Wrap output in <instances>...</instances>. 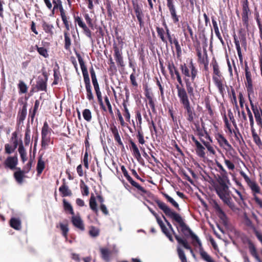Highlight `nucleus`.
<instances>
[{"label":"nucleus","mask_w":262,"mask_h":262,"mask_svg":"<svg viewBox=\"0 0 262 262\" xmlns=\"http://www.w3.org/2000/svg\"><path fill=\"white\" fill-rule=\"evenodd\" d=\"M155 202L159 208L163 211L166 216L171 219L178 224L177 225L173 223L179 232H181L186 238L190 236L192 240V244L194 246H196L195 242L198 244L199 253L203 260L206 262H215L211 256L204 250L199 237L186 225L182 216L179 213L172 211L165 203L159 200H156Z\"/></svg>","instance_id":"obj_1"},{"label":"nucleus","mask_w":262,"mask_h":262,"mask_svg":"<svg viewBox=\"0 0 262 262\" xmlns=\"http://www.w3.org/2000/svg\"><path fill=\"white\" fill-rule=\"evenodd\" d=\"M180 69L182 75L184 76V80L186 84L187 95L193 96V87L196 88L197 84L195 81L198 76V70L192 59L187 64L185 63L181 64Z\"/></svg>","instance_id":"obj_2"},{"label":"nucleus","mask_w":262,"mask_h":262,"mask_svg":"<svg viewBox=\"0 0 262 262\" xmlns=\"http://www.w3.org/2000/svg\"><path fill=\"white\" fill-rule=\"evenodd\" d=\"M228 183H229V180L217 179V183L214 185V189L216 194L224 203L232 210H235L236 206L232 200Z\"/></svg>","instance_id":"obj_3"},{"label":"nucleus","mask_w":262,"mask_h":262,"mask_svg":"<svg viewBox=\"0 0 262 262\" xmlns=\"http://www.w3.org/2000/svg\"><path fill=\"white\" fill-rule=\"evenodd\" d=\"M177 90V94L180 103L185 110L186 119L189 122H193L195 116V113L193 108L191 106L189 97L186 93L185 89L182 86L176 85Z\"/></svg>","instance_id":"obj_4"},{"label":"nucleus","mask_w":262,"mask_h":262,"mask_svg":"<svg viewBox=\"0 0 262 262\" xmlns=\"http://www.w3.org/2000/svg\"><path fill=\"white\" fill-rule=\"evenodd\" d=\"M188 137L191 139L194 143V147L196 155L201 158H205L206 157L205 147L207 149L210 154L214 155L216 153L213 147L211 145L210 143L206 141L202 138L200 141L202 143L199 141L193 135H189Z\"/></svg>","instance_id":"obj_5"},{"label":"nucleus","mask_w":262,"mask_h":262,"mask_svg":"<svg viewBox=\"0 0 262 262\" xmlns=\"http://www.w3.org/2000/svg\"><path fill=\"white\" fill-rule=\"evenodd\" d=\"M76 55L78 59L82 71L83 77V80L85 86L87 99L90 101H93L94 100V96L92 93V87L91 85L90 79L89 77V73L87 70V68L85 65L84 62L80 54L78 52H76Z\"/></svg>","instance_id":"obj_6"},{"label":"nucleus","mask_w":262,"mask_h":262,"mask_svg":"<svg viewBox=\"0 0 262 262\" xmlns=\"http://www.w3.org/2000/svg\"><path fill=\"white\" fill-rule=\"evenodd\" d=\"M115 33L118 43H117L116 42L113 43V48L114 50V57L117 66L118 67L124 68L125 67V63L123 60L122 53L124 42L121 36L118 35V32L116 31Z\"/></svg>","instance_id":"obj_7"},{"label":"nucleus","mask_w":262,"mask_h":262,"mask_svg":"<svg viewBox=\"0 0 262 262\" xmlns=\"http://www.w3.org/2000/svg\"><path fill=\"white\" fill-rule=\"evenodd\" d=\"M214 137L220 146L225 149L230 155H232V153L235 152L234 148L222 133L219 132L215 133L214 134Z\"/></svg>","instance_id":"obj_8"},{"label":"nucleus","mask_w":262,"mask_h":262,"mask_svg":"<svg viewBox=\"0 0 262 262\" xmlns=\"http://www.w3.org/2000/svg\"><path fill=\"white\" fill-rule=\"evenodd\" d=\"M52 129L47 121L43 123V126L41 128V146L42 148H46L49 144L51 141V134Z\"/></svg>","instance_id":"obj_9"},{"label":"nucleus","mask_w":262,"mask_h":262,"mask_svg":"<svg viewBox=\"0 0 262 262\" xmlns=\"http://www.w3.org/2000/svg\"><path fill=\"white\" fill-rule=\"evenodd\" d=\"M245 86L248 93V96L253 95L254 94L253 80L252 78V73L248 66L247 62L245 64Z\"/></svg>","instance_id":"obj_10"},{"label":"nucleus","mask_w":262,"mask_h":262,"mask_svg":"<svg viewBox=\"0 0 262 262\" xmlns=\"http://www.w3.org/2000/svg\"><path fill=\"white\" fill-rule=\"evenodd\" d=\"M163 217L165 222L166 223V224L168 227L169 230L172 232V234L174 235L178 243L179 244L182 245L185 249L190 250V252L193 254V256H194L193 250L192 249L191 246L188 244L186 239L183 238L181 237L179 235H178L174 231L173 228L172 227L171 224L169 223V222L165 218V217L164 215H163Z\"/></svg>","instance_id":"obj_11"},{"label":"nucleus","mask_w":262,"mask_h":262,"mask_svg":"<svg viewBox=\"0 0 262 262\" xmlns=\"http://www.w3.org/2000/svg\"><path fill=\"white\" fill-rule=\"evenodd\" d=\"M132 3L133 10L139 23V26L142 28L144 26V14L142 10V6L141 5L139 4L136 0H132Z\"/></svg>","instance_id":"obj_12"},{"label":"nucleus","mask_w":262,"mask_h":262,"mask_svg":"<svg viewBox=\"0 0 262 262\" xmlns=\"http://www.w3.org/2000/svg\"><path fill=\"white\" fill-rule=\"evenodd\" d=\"M242 8V18L243 25L248 28L249 25V16L251 14V11L249 7L248 1L241 2Z\"/></svg>","instance_id":"obj_13"},{"label":"nucleus","mask_w":262,"mask_h":262,"mask_svg":"<svg viewBox=\"0 0 262 262\" xmlns=\"http://www.w3.org/2000/svg\"><path fill=\"white\" fill-rule=\"evenodd\" d=\"M249 100L250 101L251 110L254 115L255 121L257 125L262 128V109L260 107L254 105L250 96H248Z\"/></svg>","instance_id":"obj_14"},{"label":"nucleus","mask_w":262,"mask_h":262,"mask_svg":"<svg viewBox=\"0 0 262 262\" xmlns=\"http://www.w3.org/2000/svg\"><path fill=\"white\" fill-rule=\"evenodd\" d=\"M248 186L252 190L253 195L254 196V200L258 205L262 207V201L256 195L257 193H259L260 192V188L258 184L255 181L251 180L250 182L247 183Z\"/></svg>","instance_id":"obj_15"},{"label":"nucleus","mask_w":262,"mask_h":262,"mask_svg":"<svg viewBox=\"0 0 262 262\" xmlns=\"http://www.w3.org/2000/svg\"><path fill=\"white\" fill-rule=\"evenodd\" d=\"M166 2L167 7L170 13L172 21L174 24H177L179 21L180 16L177 14L174 0H166Z\"/></svg>","instance_id":"obj_16"},{"label":"nucleus","mask_w":262,"mask_h":262,"mask_svg":"<svg viewBox=\"0 0 262 262\" xmlns=\"http://www.w3.org/2000/svg\"><path fill=\"white\" fill-rule=\"evenodd\" d=\"M213 81L219 90L220 94L224 97L225 94V90L224 86L226 85V81L223 77H212Z\"/></svg>","instance_id":"obj_17"},{"label":"nucleus","mask_w":262,"mask_h":262,"mask_svg":"<svg viewBox=\"0 0 262 262\" xmlns=\"http://www.w3.org/2000/svg\"><path fill=\"white\" fill-rule=\"evenodd\" d=\"M27 114V103L25 102L23 107L20 109L18 112L16 123L18 126L23 124L24 120L26 118Z\"/></svg>","instance_id":"obj_18"},{"label":"nucleus","mask_w":262,"mask_h":262,"mask_svg":"<svg viewBox=\"0 0 262 262\" xmlns=\"http://www.w3.org/2000/svg\"><path fill=\"white\" fill-rule=\"evenodd\" d=\"M128 142L130 144L129 148L132 152L133 155L137 160V161L140 162V160H142V159L137 145L132 139H130L128 140Z\"/></svg>","instance_id":"obj_19"},{"label":"nucleus","mask_w":262,"mask_h":262,"mask_svg":"<svg viewBox=\"0 0 262 262\" xmlns=\"http://www.w3.org/2000/svg\"><path fill=\"white\" fill-rule=\"evenodd\" d=\"M196 54L198 57V62L203 64L205 67H207L208 64V55L207 50L204 49V55H203L200 49H196Z\"/></svg>","instance_id":"obj_20"},{"label":"nucleus","mask_w":262,"mask_h":262,"mask_svg":"<svg viewBox=\"0 0 262 262\" xmlns=\"http://www.w3.org/2000/svg\"><path fill=\"white\" fill-rule=\"evenodd\" d=\"M18 163L17 155L14 157H8L4 162L6 167L9 168L10 169H14L16 168V166Z\"/></svg>","instance_id":"obj_21"},{"label":"nucleus","mask_w":262,"mask_h":262,"mask_svg":"<svg viewBox=\"0 0 262 262\" xmlns=\"http://www.w3.org/2000/svg\"><path fill=\"white\" fill-rule=\"evenodd\" d=\"M71 222L73 225L81 231H84L85 229L83 222L79 215H73L71 218Z\"/></svg>","instance_id":"obj_22"},{"label":"nucleus","mask_w":262,"mask_h":262,"mask_svg":"<svg viewBox=\"0 0 262 262\" xmlns=\"http://www.w3.org/2000/svg\"><path fill=\"white\" fill-rule=\"evenodd\" d=\"M43 75L45 78H38V80L36 82V88L38 91H47V82L48 80V77L46 73H43Z\"/></svg>","instance_id":"obj_23"},{"label":"nucleus","mask_w":262,"mask_h":262,"mask_svg":"<svg viewBox=\"0 0 262 262\" xmlns=\"http://www.w3.org/2000/svg\"><path fill=\"white\" fill-rule=\"evenodd\" d=\"M16 171L14 172L13 176L15 181L18 184H22L24 179L26 177L25 174L27 173L25 170H21L20 168L16 167Z\"/></svg>","instance_id":"obj_24"},{"label":"nucleus","mask_w":262,"mask_h":262,"mask_svg":"<svg viewBox=\"0 0 262 262\" xmlns=\"http://www.w3.org/2000/svg\"><path fill=\"white\" fill-rule=\"evenodd\" d=\"M210 66L212 67L213 70V75L212 77H223L222 76V73L220 70V67L217 62L215 58H213L211 62L210 63Z\"/></svg>","instance_id":"obj_25"},{"label":"nucleus","mask_w":262,"mask_h":262,"mask_svg":"<svg viewBox=\"0 0 262 262\" xmlns=\"http://www.w3.org/2000/svg\"><path fill=\"white\" fill-rule=\"evenodd\" d=\"M41 26L45 32L49 34L51 37L54 35V27L52 24H50L45 20H42L41 22Z\"/></svg>","instance_id":"obj_26"},{"label":"nucleus","mask_w":262,"mask_h":262,"mask_svg":"<svg viewBox=\"0 0 262 262\" xmlns=\"http://www.w3.org/2000/svg\"><path fill=\"white\" fill-rule=\"evenodd\" d=\"M216 165L219 168L218 171L220 173V175L218 176L217 179H221L222 180H229L228 173L223 165L217 161H216Z\"/></svg>","instance_id":"obj_27"},{"label":"nucleus","mask_w":262,"mask_h":262,"mask_svg":"<svg viewBox=\"0 0 262 262\" xmlns=\"http://www.w3.org/2000/svg\"><path fill=\"white\" fill-rule=\"evenodd\" d=\"M214 207L219 217L222 221L224 224H226L227 223V216L226 213L217 203L215 204Z\"/></svg>","instance_id":"obj_28"},{"label":"nucleus","mask_w":262,"mask_h":262,"mask_svg":"<svg viewBox=\"0 0 262 262\" xmlns=\"http://www.w3.org/2000/svg\"><path fill=\"white\" fill-rule=\"evenodd\" d=\"M110 130L114 136V140L117 143L122 142L120 133L117 127L114 124L111 125Z\"/></svg>","instance_id":"obj_29"},{"label":"nucleus","mask_w":262,"mask_h":262,"mask_svg":"<svg viewBox=\"0 0 262 262\" xmlns=\"http://www.w3.org/2000/svg\"><path fill=\"white\" fill-rule=\"evenodd\" d=\"M125 177L127 180V181L130 183V184L136 188L138 191L141 192H143V193H147V190L144 189L143 187L141 186L138 183L135 182L132 177L128 174L125 176Z\"/></svg>","instance_id":"obj_30"},{"label":"nucleus","mask_w":262,"mask_h":262,"mask_svg":"<svg viewBox=\"0 0 262 262\" xmlns=\"http://www.w3.org/2000/svg\"><path fill=\"white\" fill-rule=\"evenodd\" d=\"M248 248L251 255L254 257L257 261L261 262V260L257 253L255 246L250 241L248 242Z\"/></svg>","instance_id":"obj_31"},{"label":"nucleus","mask_w":262,"mask_h":262,"mask_svg":"<svg viewBox=\"0 0 262 262\" xmlns=\"http://www.w3.org/2000/svg\"><path fill=\"white\" fill-rule=\"evenodd\" d=\"M53 4V7L51 9L52 13L53 14L55 13L56 10L59 9L60 11V14L65 12V11L62 5V2L61 0H52Z\"/></svg>","instance_id":"obj_32"},{"label":"nucleus","mask_w":262,"mask_h":262,"mask_svg":"<svg viewBox=\"0 0 262 262\" xmlns=\"http://www.w3.org/2000/svg\"><path fill=\"white\" fill-rule=\"evenodd\" d=\"M156 31L157 32L158 36L161 40L166 45H167V40L166 38V30L159 27H156Z\"/></svg>","instance_id":"obj_33"},{"label":"nucleus","mask_w":262,"mask_h":262,"mask_svg":"<svg viewBox=\"0 0 262 262\" xmlns=\"http://www.w3.org/2000/svg\"><path fill=\"white\" fill-rule=\"evenodd\" d=\"M59 191L61 194L62 197L71 196L72 194V191L69 188V187L64 182L59 187Z\"/></svg>","instance_id":"obj_34"},{"label":"nucleus","mask_w":262,"mask_h":262,"mask_svg":"<svg viewBox=\"0 0 262 262\" xmlns=\"http://www.w3.org/2000/svg\"><path fill=\"white\" fill-rule=\"evenodd\" d=\"M64 35V48L67 51H70L71 49V46L72 45L71 39L70 38V34L69 32H67V31L63 32Z\"/></svg>","instance_id":"obj_35"},{"label":"nucleus","mask_w":262,"mask_h":262,"mask_svg":"<svg viewBox=\"0 0 262 262\" xmlns=\"http://www.w3.org/2000/svg\"><path fill=\"white\" fill-rule=\"evenodd\" d=\"M89 205L91 209L95 213L97 214L98 212V209L97 208V204L96 203V197L95 196L93 193L91 194L90 200H89Z\"/></svg>","instance_id":"obj_36"},{"label":"nucleus","mask_w":262,"mask_h":262,"mask_svg":"<svg viewBox=\"0 0 262 262\" xmlns=\"http://www.w3.org/2000/svg\"><path fill=\"white\" fill-rule=\"evenodd\" d=\"M45 168V163L42 159V156H40L38 158L36 166L37 175L38 176H39L41 174Z\"/></svg>","instance_id":"obj_37"},{"label":"nucleus","mask_w":262,"mask_h":262,"mask_svg":"<svg viewBox=\"0 0 262 262\" xmlns=\"http://www.w3.org/2000/svg\"><path fill=\"white\" fill-rule=\"evenodd\" d=\"M163 26L165 28V30H166V38L167 41H168L169 43L171 46L173 45V41L174 39H177V38L175 37L174 34H171V32L170 31L169 29L167 27L165 22L163 23Z\"/></svg>","instance_id":"obj_38"},{"label":"nucleus","mask_w":262,"mask_h":262,"mask_svg":"<svg viewBox=\"0 0 262 262\" xmlns=\"http://www.w3.org/2000/svg\"><path fill=\"white\" fill-rule=\"evenodd\" d=\"M251 133L254 142L259 147H261L262 146V141L253 127H251Z\"/></svg>","instance_id":"obj_39"},{"label":"nucleus","mask_w":262,"mask_h":262,"mask_svg":"<svg viewBox=\"0 0 262 262\" xmlns=\"http://www.w3.org/2000/svg\"><path fill=\"white\" fill-rule=\"evenodd\" d=\"M10 225L13 229L18 230L21 228V222L18 219L11 218L10 220Z\"/></svg>","instance_id":"obj_40"},{"label":"nucleus","mask_w":262,"mask_h":262,"mask_svg":"<svg viewBox=\"0 0 262 262\" xmlns=\"http://www.w3.org/2000/svg\"><path fill=\"white\" fill-rule=\"evenodd\" d=\"M60 16L66 28V30L64 31H67V32H69L70 28H72L71 23L68 20V18L66 16L65 12L60 14Z\"/></svg>","instance_id":"obj_41"},{"label":"nucleus","mask_w":262,"mask_h":262,"mask_svg":"<svg viewBox=\"0 0 262 262\" xmlns=\"http://www.w3.org/2000/svg\"><path fill=\"white\" fill-rule=\"evenodd\" d=\"M99 104L100 105V108L104 111H106V108L103 104L102 100V96L101 94V92L100 91V89L95 91Z\"/></svg>","instance_id":"obj_42"},{"label":"nucleus","mask_w":262,"mask_h":262,"mask_svg":"<svg viewBox=\"0 0 262 262\" xmlns=\"http://www.w3.org/2000/svg\"><path fill=\"white\" fill-rule=\"evenodd\" d=\"M234 42L235 43L237 54L239 57V60L241 61L243 60V57L242 54L241 48L240 47L239 41L236 36V34H234L233 35Z\"/></svg>","instance_id":"obj_43"},{"label":"nucleus","mask_w":262,"mask_h":262,"mask_svg":"<svg viewBox=\"0 0 262 262\" xmlns=\"http://www.w3.org/2000/svg\"><path fill=\"white\" fill-rule=\"evenodd\" d=\"M100 252L102 258L106 261L110 260L111 251L107 248H101Z\"/></svg>","instance_id":"obj_44"},{"label":"nucleus","mask_w":262,"mask_h":262,"mask_svg":"<svg viewBox=\"0 0 262 262\" xmlns=\"http://www.w3.org/2000/svg\"><path fill=\"white\" fill-rule=\"evenodd\" d=\"M59 226L60 230L62 231V235L66 238H67L68 237V233L69 232V228H68V223L66 224H63L62 223H60L59 224V225H57L56 227L58 228Z\"/></svg>","instance_id":"obj_45"},{"label":"nucleus","mask_w":262,"mask_h":262,"mask_svg":"<svg viewBox=\"0 0 262 262\" xmlns=\"http://www.w3.org/2000/svg\"><path fill=\"white\" fill-rule=\"evenodd\" d=\"M18 152L22 161L23 162H25L27 160V152L22 143L19 145Z\"/></svg>","instance_id":"obj_46"},{"label":"nucleus","mask_w":262,"mask_h":262,"mask_svg":"<svg viewBox=\"0 0 262 262\" xmlns=\"http://www.w3.org/2000/svg\"><path fill=\"white\" fill-rule=\"evenodd\" d=\"M18 88L19 94H25L27 92L28 86L26 83L22 80H19L18 84Z\"/></svg>","instance_id":"obj_47"},{"label":"nucleus","mask_w":262,"mask_h":262,"mask_svg":"<svg viewBox=\"0 0 262 262\" xmlns=\"http://www.w3.org/2000/svg\"><path fill=\"white\" fill-rule=\"evenodd\" d=\"M122 105L123 106V111L124 114L123 115L126 119V121L129 123L130 122V115L129 112V110L127 108V106L126 103L125 102H123L122 103Z\"/></svg>","instance_id":"obj_48"},{"label":"nucleus","mask_w":262,"mask_h":262,"mask_svg":"<svg viewBox=\"0 0 262 262\" xmlns=\"http://www.w3.org/2000/svg\"><path fill=\"white\" fill-rule=\"evenodd\" d=\"M63 204L64 210L66 211H69V213L73 216L74 215V212L72 205L65 199H63Z\"/></svg>","instance_id":"obj_49"},{"label":"nucleus","mask_w":262,"mask_h":262,"mask_svg":"<svg viewBox=\"0 0 262 262\" xmlns=\"http://www.w3.org/2000/svg\"><path fill=\"white\" fill-rule=\"evenodd\" d=\"M82 116L85 121L88 122L91 121L92 118V112L89 109H84L82 112Z\"/></svg>","instance_id":"obj_50"},{"label":"nucleus","mask_w":262,"mask_h":262,"mask_svg":"<svg viewBox=\"0 0 262 262\" xmlns=\"http://www.w3.org/2000/svg\"><path fill=\"white\" fill-rule=\"evenodd\" d=\"M211 20H212L213 28L214 29V32H215V34L216 37L219 36V35H221V34L220 32L217 22L216 19L214 16L211 17Z\"/></svg>","instance_id":"obj_51"},{"label":"nucleus","mask_w":262,"mask_h":262,"mask_svg":"<svg viewBox=\"0 0 262 262\" xmlns=\"http://www.w3.org/2000/svg\"><path fill=\"white\" fill-rule=\"evenodd\" d=\"M177 252L179 256V258L180 259L181 262H187V260L186 257V255L184 253V251L180 248V247H177Z\"/></svg>","instance_id":"obj_52"},{"label":"nucleus","mask_w":262,"mask_h":262,"mask_svg":"<svg viewBox=\"0 0 262 262\" xmlns=\"http://www.w3.org/2000/svg\"><path fill=\"white\" fill-rule=\"evenodd\" d=\"M80 186L81 189L82 194L83 195L88 196L89 194V188L88 186L85 184L83 181H81Z\"/></svg>","instance_id":"obj_53"},{"label":"nucleus","mask_w":262,"mask_h":262,"mask_svg":"<svg viewBox=\"0 0 262 262\" xmlns=\"http://www.w3.org/2000/svg\"><path fill=\"white\" fill-rule=\"evenodd\" d=\"M173 44L174 45L176 48L177 56L178 58H179L182 55V50L178 39L173 40Z\"/></svg>","instance_id":"obj_54"},{"label":"nucleus","mask_w":262,"mask_h":262,"mask_svg":"<svg viewBox=\"0 0 262 262\" xmlns=\"http://www.w3.org/2000/svg\"><path fill=\"white\" fill-rule=\"evenodd\" d=\"M163 195L178 210L180 209L179 204L172 198L165 193H163Z\"/></svg>","instance_id":"obj_55"},{"label":"nucleus","mask_w":262,"mask_h":262,"mask_svg":"<svg viewBox=\"0 0 262 262\" xmlns=\"http://www.w3.org/2000/svg\"><path fill=\"white\" fill-rule=\"evenodd\" d=\"M36 50L38 53L45 58H47L49 56L47 50L44 47H39L37 45L35 46Z\"/></svg>","instance_id":"obj_56"},{"label":"nucleus","mask_w":262,"mask_h":262,"mask_svg":"<svg viewBox=\"0 0 262 262\" xmlns=\"http://www.w3.org/2000/svg\"><path fill=\"white\" fill-rule=\"evenodd\" d=\"M234 127H235V130H232V133H233L234 137L236 141L241 143V139L243 140L242 135L241 134L237 125Z\"/></svg>","instance_id":"obj_57"},{"label":"nucleus","mask_w":262,"mask_h":262,"mask_svg":"<svg viewBox=\"0 0 262 262\" xmlns=\"http://www.w3.org/2000/svg\"><path fill=\"white\" fill-rule=\"evenodd\" d=\"M198 32L199 34L201 35L205 40H206L207 38L205 36V28L203 27L202 25L201 24L200 19L198 20Z\"/></svg>","instance_id":"obj_58"},{"label":"nucleus","mask_w":262,"mask_h":262,"mask_svg":"<svg viewBox=\"0 0 262 262\" xmlns=\"http://www.w3.org/2000/svg\"><path fill=\"white\" fill-rule=\"evenodd\" d=\"M24 141L26 145H28L30 142V129L29 125L27 126L26 129Z\"/></svg>","instance_id":"obj_59"},{"label":"nucleus","mask_w":262,"mask_h":262,"mask_svg":"<svg viewBox=\"0 0 262 262\" xmlns=\"http://www.w3.org/2000/svg\"><path fill=\"white\" fill-rule=\"evenodd\" d=\"M137 138L138 140V142L140 144H144L145 142V141L144 138V134L143 133L140 128V129H138V134L137 135Z\"/></svg>","instance_id":"obj_60"},{"label":"nucleus","mask_w":262,"mask_h":262,"mask_svg":"<svg viewBox=\"0 0 262 262\" xmlns=\"http://www.w3.org/2000/svg\"><path fill=\"white\" fill-rule=\"evenodd\" d=\"M194 124L195 127V130L197 133V135L200 137V139L202 138V137L204 136V134L202 128H201L199 122H194Z\"/></svg>","instance_id":"obj_61"},{"label":"nucleus","mask_w":262,"mask_h":262,"mask_svg":"<svg viewBox=\"0 0 262 262\" xmlns=\"http://www.w3.org/2000/svg\"><path fill=\"white\" fill-rule=\"evenodd\" d=\"M99 230L94 226H91L89 230V234L93 237L98 236L99 235Z\"/></svg>","instance_id":"obj_62"},{"label":"nucleus","mask_w":262,"mask_h":262,"mask_svg":"<svg viewBox=\"0 0 262 262\" xmlns=\"http://www.w3.org/2000/svg\"><path fill=\"white\" fill-rule=\"evenodd\" d=\"M160 228H161V230L163 232V233L168 238L170 242H173V237L172 236V235L168 231L167 228L165 226V225H163V226H162Z\"/></svg>","instance_id":"obj_63"},{"label":"nucleus","mask_w":262,"mask_h":262,"mask_svg":"<svg viewBox=\"0 0 262 262\" xmlns=\"http://www.w3.org/2000/svg\"><path fill=\"white\" fill-rule=\"evenodd\" d=\"M174 70V74L176 75L177 81L179 83V84H178V85L179 86H182L183 88H184V85H183V81H182V79L180 73L179 72L178 69L176 68L175 69V70Z\"/></svg>","instance_id":"obj_64"}]
</instances>
